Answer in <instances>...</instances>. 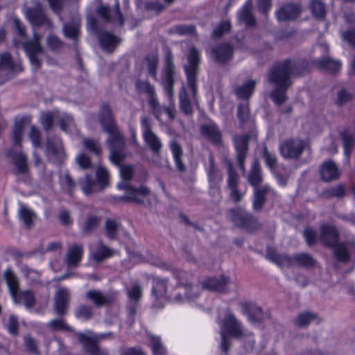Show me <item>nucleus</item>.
Segmentation results:
<instances>
[{
  "label": "nucleus",
  "mask_w": 355,
  "mask_h": 355,
  "mask_svg": "<svg viewBox=\"0 0 355 355\" xmlns=\"http://www.w3.org/2000/svg\"><path fill=\"white\" fill-rule=\"evenodd\" d=\"M257 82L248 80L239 86L236 89V94L239 98H248L253 93Z\"/></svg>",
  "instance_id": "4c0bfd02"
},
{
  "label": "nucleus",
  "mask_w": 355,
  "mask_h": 355,
  "mask_svg": "<svg viewBox=\"0 0 355 355\" xmlns=\"http://www.w3.org/2000/svg\"><path fill=\"white\" fill-rule=\"evenodd\" d=\"M87 299L91 300L97 306H103L108 303L111 299L99 291L91 290L87 293Z\"/></svg>",
  "instance_id": "58836bf2"
},
{
  "label": "nucleus",
  "mask_w": 355,
  "mask_h": 355,
  "mask_svg": "<svg viewBox=\"0 0 355 355\" xmlns=\"http://www.w3.org/2000/svg\"><path fill=\"white\" fill-rule=\"evenodd\" d=\"M202 133L206 135L212 142L218 144L221 139L220 132L215 123H210L202 128Z\"/></svg>",
  "instance_id": "c9c22d12"
},
{
  "label": "nucleus",
  "mask_w": 355,
  "mask_h": 355,
  "mask_svg": "<svg viewBox=\"0 0 355 355\" xmlns=\"http://www.w3.org/2000/svg\"><path fill=\"white\" fill-rule=\"evenodd\" d=\"M300 10L297 6L291 4L282 7L277 11L278 21H287L295 19L300 14Z\"/></svg>",
  "instance_id": "bb28decb"
},
{
  "label": "nucleus",
  "mask_w": 355,
  "mask_h": 355,
  "mask_svg": "<svg viewBox=\"0 0 355 355\" xmlns=\"http://www.w3.org/2000/svg\"><path fill=\"white\" fill-rule=\"evenodd\" d=\"M81 189L85 195H89L98 189V186L96 182L91 180L88 176L84 177L80 180Z\"/></svg>",
  "instance_id": "a18cd8bd"
},
{
  "label": "nucleus",
  "mask_w": 355,
  "mask_h": 355,
  "mask_svg": "<svg viewBox=\"0 0 355 355\" xmlns=\"http://www.w3.org/2000/svg\"><path fill=\"white\" fill-rule=\"evenodd\" d=\"M29 137L31 139L32 144L35 148L39 147L40 146V131L35 126L31 127Z\"/></svg>",
  "instance_id": "338daca9"
},
{
  "label": "nucleus",
  "mask_w": 355,
  "mask_h": 355,
  "mask_svg": "<svg viewBox=\"0 0 355 355\" xmlns=\"http://www.w3.org/2000/svg\"><path fill=\"white\" fill-rule=\"evenodd\" d=\"M100 123L104 131L109 133L107 144L110 151V159L114 164L119 165L123 158L121 150L124 139L114 123L110 107L107 105H104L101 110Z\"/></svg>",
  "instance_id": "f257e3e1"
},
{
  "label": "nucleus",
  "mask_w": 355,
  "mask_h": 355,
  "mask_svg": "<svg viewBox=\"0 0 355 355\" xmlns=\"http://www.w3.org/2000/svg\"><path fill=\"white\" fill-rule=\"evenodd\" d=\"M207 174L210 183V193L214 196L215 200H219L221 196L218 184L222 180V175L214 165V157L211 155H209Z\"/></svg>",
  "instance_id": "a211bd4d"
},
{
  "label": "nucleus",
  "mask_w": 355,
  "mask_h": 355,
  "mask_svg": "<svg viewBox=\"0 0 355 355\" xmlns=\"http://www.w3.org/2000/svg\"><path fill=\"white\" fill-rule=\"evenodd\" d=\"M170 148L172 151L178 169L180 171H184L185 170V166L181 161L182 155L181 147L175 141H172L170 144Z\"/></svg>",
  "instance_id": "c03bdc74"
},
{
  "label": "nucleus",
  "mask_w": 355,
  "mask_h": 355,
  "mask_svg": "<svg viewBox=\"0 0 355 355\" xmlns=\"http://www.w3.org/2000/svg\"><path fill=\"white\" fill-rule=\"evenodd\" d=\"M221 337V348L227 352L230 345V338H240L244 335V331L240 322L230 311H226L224 317L218 322Z\"/></svg>",
  "instance_id": "423d86ee"
},
{
  "label": "nucleus",
  "mask_w": 355,
  "mask_h": 355,
  "mask_svg": "<svg viewBox=\"0 0 355 355\" xmlns=\"http://www.w3.org/2000/svg\"><path fill=\"white\" fill-rule=\"evenodd\" d=\"M235 287L236 284L225 275H221L218 278L216 277H207L202 282L203 289L218 293H226L229 291L230 288Z\"/></svg>",
  "instance_id": "ddd939ff"
},
{
  "label": "nucleus",
  "mask_w": 355,
  "mask_h": 355,
  "mask_svg": "<svg viewBox=\"0 0 355 355\" xmlns=\"http://www.w3.org/2000/svg\"><path fill=\"white\" fill-rule=\"evenodd\" d=\"M230 215L235 225L243 227H248L252 219L249 214L241 209L230 210Z\"/></svg>",
  "instance_id": "cd10ccee"
},
{
  "label": "nucleus",
  "mask_w": 355,
  "mask_h": 355,
  "mask_svg": "<svg viewBox=\"0 0 355 355\" xmlns=\"http://www.w3.org/2000/svg\"><path fill=\"white\" fill-rule=\"evenodd\" d=\"M26 16L33 26H40L46 22L50 25V22L46 19L42 10L40 4H37L33 8L27 9Z\"/></svg>",
  "instance_id": "393cba45"
},
{
  "label": "nucleus",
  "mask_w": 355,
  "mask_h": 355,
  "mask_svg": "<svg viewBox=\"0 0 355 355\" xmlns=\"http://www.w3.org/2000/svg\"><path fill=\"white\" fill-rule=\"evenodd\" d=\"M47 153L49 155H55L58 157L62 155V146L59 138H55L54 141L49 140L47 142Z\"/></svg>",
  "instance_id": "603ef678"
},
{
  "label": "nucleus",
  "mask_w": 355,
  "mask_h": 355,
  "mask_svg": "<svg viewBox=\"0 0 355 355\" xmlns=\"http://www.w3.org/2000/svg\"><path fill=\"white\" fill-rule=\"evenodd\" d=\"M316 64L318 67L331 72H336L341 67L339 60H332L329 58H324L318 60Z\"/></svg>",
  "instance_id": "a19ab883"
},
{
  "label": "nucleus",
  "mask_w": 355,
  "mask_h": 355,
  "mask_svg": "<svg viewBox=\"0 0 355 355\" xmlns=\"http://www.w3.org/2000/svg\"><path fill=\"white\" fill-rule=\"evenodd\" d=\"M231 24L229 21H224L221 22L218 26L214 31V35L216 37H220L225 33L230 30Z\"/></svg>",
  "instance_id": "774afa93"
},
{
  "label": "nucleus",
  "mask_w": 355,
  "mask_h": 355,
  "mask_svg": "<svg viewBox=\"0 0 355 355\" xmlns=\"http://www.w3.org/2000/svg\"><path fill=\"white\" fill-rule=\"evenodd\" d=\"M175 275L180 285L179 289L181 290L175 296V301H195L198 296L199 287L189 282L191 275L182 270L177 271Z\"/></svg>",
  "instance_id": "6e6552de"
},
{
  "label": "nucleus",
  "mask_w": 355,
  "mask_h": 355,
  "mask_svg": "<svg viewBox=\"0 0 355 355\" xmlns=\"http://www.w3.org/2000/svg\"><path fill=\"white\" fill-rule=\"evenodd\" d=\"M83 143L86 149L93 152L96 155H100L101 148L97 141L90 139H85Z\"/></svg>",
  "instance_id": "4d7b16f0"
},
{
  "label": "nucleus",
  "mask_w": 355,
  "mask_h": 355,
  "mask_svg": "<svg viewBox=\"0 0 355 355\" xmlns=\"http://www.w3.org/2000/svg\"><path fill=\"white\" fill-rule=\"evenodd\" d=\"M70 292L66 288H59L55 295L54 309L57 314L64 315L68 309Z\"/></svg>",
  "instance_id": "6ab92c4d"
},
{
  "label": "nucleus",
  "mask_w": 355,
  "mask_h": 355,
  "mask_svg": "<svg viewBox=\"0 0 355 355\" xmlns=\"http://www.w3.org/2000/svg\"><path fill=\"white\" fill-rule=\"evenodd\" d=\"M227 187L230 191V198L234 202H240L246 193V187L239 184V176L232 169V165L228 166Z\"/></svg>",
  "instance_id": "4468645a"
},
{
  "label": "nucleus",
  "mask_w": 355,
  "mask_h": 355,
  "mask_svg": "<svg viewBox=\"0 0 355 355\" xmlns=\"http://www.w3.org/2000/svg\"><path fill=\"white\" fill-rule=\"evenodd\" d=\"M119 42V39L110 33H103L99 36V43L101 46L107 52L112 51Z\"/></svg>",
  "instance_id": "7c9ffc66"
},
{
  "label": "nucleus",
  "mask_w": 355,
  "mask_h": 355,
  "mask_svg": "<svg viewBox=\"0 0 355 355\" xmlns=\"http://www.w3.org/2000/svg\"><path fill=\"white\" fill-rule=\"evenodd\" d=\"M76 315L78 318L88 320L92 315V310L89 307L87 306H80L76 312Z\"/></svg>",
  "instance_id": "69168bd1"
},
{
  "label": "nucleus",
  "mask_w": 355,
  "mask_h": 355,
  "mask_svg": "<svg viewBox=\"0 0 355 355\" xmlns=\"http://www.w3.org/2000/svg\"><path fill=\"white\" fill-rule=\"evenodd\" d=\"M152 293L157 298L164 296L166 293V279H155L153 280Z\"/></svg>",
  "instance_id": "8fccbe9b"
},
{
  "label": "nucleus",
  "mask_w": 355,
  "mask_h": 355,
  "mask_svg": "<svg viewBox=\"0 0 355 355\" xmlns=\"http://www.w3.org/2000/svg\"><path fill=\"white\" fill-rule=\"evenodd\" d=\"M83 256V247L79 245L71 246L67 254L66 262L69 266H77Z\"/></svg>",
  "instance_id": "2f4dec72"
},
{
  "label": "nucleus",
  "mask_w": 355,
  "mask_h": 355,
  "mask_svg": "<svg viewBox=\"0 0 355 355\" xmlns=\"http://www.w3.org/2000/svg\"><path fill=\"white\" fill-rule=\"evenodd\" d=\"M157 65V55L156 53H153L147 56L143 63V67L146 69L149 73L154 78H156Z\"/></svg>",
  "instance_id": "49530a36"
},
{
  "label": "nucleus",
  "mask_w": 355,
  "mask_h": 355,
  "mask_svg": "<svg viewBox=\"0 0 355 355\" xmlns=\"http://www.w3.org/2000/svg\"><path fill=\"white\" fill-rule=\"evenodd\" d=\"M127 293L130 300L137 301L141 297L142 289L139 285L135 284L128 290Z\"/></svg>",
  "instance_id": "bf43d9fd"
},
{
  "label": "nucleus",
  "mask_w": 355,
  "mask_h": 355,
  "mask_svg": "<svg viewBox=\"0 0 355 355\" xmlns=\"http://www.w3.org/2000/svg\"><path fill=\"white\" fill-rule=\"evenodd\" d=\"M274 191L268 186H264L261 189H255L254 190V200L253 202V207L255 210H259L261 209L263 202L264 197L268 195H274Z\"/></svg>",
  "instance_id": "c756f323"
},
{
  "label": "nucleus",
  "mask_w": 355,
  "mask_h": 355,
  "mask_svg": "<svg viewBox=\"0 0 355 355\" xmlns=\"http://www.w3.org/2000/svg\"><path fill=\"white\" fill-rule=\"evenodd\" d=\"M164 89L168 95V98H171L173 96V85L174 83V77L175 76V71L174 65L172 62V58L170 55L166 57V66L164 67Z\"/></svg>",
  "instance_id": "aec40b11"
},
{
  "label": "nucleus",
  "mask_w": 355,
  "mask_h": 355,
  "mask_svg": "<svg viewBox=\"0 0 355 355\" xmlns=\"http://www.w3.org/2000/svg\"><path fill=\"white\" fill-rule=\"evenodd\" d=\"M55 118H59L60 128L64 132H71L75 128L72 117L67 114L58 115L57 112H44L41 114L40 122L46 130L51 129Z\"/></svg>",
  "instance_id": "9b49d317"
},
{
  "label": "nucleus",
  "mask_w": 355,
  "mask_h": 355,
  "mask_svg": "<svg viewBox=\"0 0 355 355\" xmlns=\"http://www.w3.org/2000/svg\"><path fill=\"white\" fill-rule=\"evenodd\" d=\"M352 94L345 89H340L338 93L337 101L339 105L347 103L352 98Z\"/></svg>",
  "instance_id": "0e129e2a"
},
{
  "label": "nucleus",
  "mask_w": 355,
  "mask_h": 355,
  "mask_svg": "<svg viewBox=\"0 0 355 355\" xmlns=\"http://www.w3.org/2000/svg\"><path fill=\"white\" fill-rule=\"evenodd\" d=\"M18 300H13L15 304L22 303L27 309L32 308L35 302L34 293L29 290L23 291L17 293Z\"/></svg>",
  "instance_id": "e433bc0d"
},
{
  "label": "nucleus",
  "mask_w": 355,
  "mask_h": 355,
  "mask_svg": "<svg viewBox=\"0 0 355 355\" xmlns=\"http://www.w3.org/2000/svg\"><path fill=\"white\" fill-rule=\"evenodd\" d=\"M294 71V66L288 60L275 65L268 74V81L275 87L270 97L275 104L281 105L286 101V90L291 85L290 77Z\"/></svg>",
  "instance_id": "f03ea898"
},
{
  "label": "nucleus",
  "mask_w": 355,
  "mask_h": 355,
  "mask_svg": "<svg viewBox=\"0 0 355 355\" xmlns=\"http://www.w3.org/2000/svg\"><path fill=\"white\" fill-rule=\"evenodd\" d=\"M98 15L106 21H113L119 25L123 24V20L121 12H119V5L116 3L114 8L111 10L107 6H101L97 10Z\"/></svg>",
  "instance_id": "412c9836"
},
{
  "label": "nucleus",
  "mask_w": 355,
  "mask_h": 355,
  "mask_svg": "<svg viewBox=\"0 0 355 355\" xmlns=\"http://www.w3.org/2000/svg\"><path fill=\"white\" fill-rule=\"evenodd\" d=\"M109 173L107 170L100 166L96 170V178L101 189L105 187L107 184Z\"/></svg>",
  "instance_id": "5fc2aeb1"
},
{
  "label": "nucleus",
  "mask_w": 355,
  "mask_h": 355,
  "mask_svg": "<svg viewBox=\"0 0 355 355\" xmlns=\"http://www.w3.org/2000/svg\"><path fill=\"white\" fill-rule=\"evenodd\" d=\"M133 168L131 166H121L120 167V175L123 181L117 184L119 189L125 191V196L123 199L133 202L137 204L144 203L150 196V191L146 187L141 186L137 189L130 185L127 182L132 176Z\"/></svg>",
  "instance_id": "20e7f679"
},
{
  "label": "nucleus",
  "mask_w": 355,
  "mask_h": 355,
  "mask_svg": "<svg viewBox=\"0 0 355 355\" xmlns=\"http://www.w3.org/2000/svg\"><path fill=\"white\" fill-rule=\"evenodd\" d=\"M311 322L319 323L320 319L316 313L311 311L302 312L295 319V324L298 327H306Z\"/></svg>",
  "instance_id": "72a5a7b5"
},
{
  "label": "nucleus",
  "mask_w": 355,
  "mask_h": 355,
  "mask_svg": "<svg viewBox=\"0 0 355 355\" xmlns=\"http://www.w3.org/2000/svg\"><path fill=\"white\" fill-rule=\"evenodd\" d=\"M80 28V19L76 17L71 24H64L63 32L66 37L76 40L78 37Z\"/></svg>",
  "instance_id": "79ce46f5"
},
{
  "label": "nucleus",
  "mask_w": 355,
  "mask_h": 355,
  "mask_svg": "<svg viewBox=\"0 0 355 355\" xmlns=\"http://www.w3.org/2000/svg\"><path fill=\"white\" fill-rule=\"evenodd\" d=\"M105 336V334L89 333V335H85L80 334L78 335V339L91 355H107L105 351L101 350L96 345V341L104 338Z\"/></svg>",
  "instance_id": "f3484780"
},
{
  "label": "nucleus",
  "mask_w": 355,
  "mask_h": 355,
  "mask_svg": "<svg viewBox=\"0 0 355 355\" xmlns=\"http://www.w3.org/2000/svg\"><path fill=\"white\" fill-rule=\"evenodd\" d=\"M62 187L67 191L70 192L74 187V182L69 175L65 172L60 178Z\"/></svg>",
  "instance_id": "680f3d73"
},
{
  "label": "nucleus",
  "mask_w": 355,
  "mask_h": 355,
  "mask_svg": "<svg viewBox=\"0 0 355 355\" xmlns=\"http://www.w3.org/2000/svg\"><path fill=\"white\" fill-rule=\"evenodd\" d=\"M114 252V251L108 248L102 243H97L90 247V255L97 262L110 257Z\"/></svg>",
  "instance_id": "a878e982"
},
{
  "label": "nucleus",
  "mask_w": 355,
  "mask_h": 355,
  "mask_svg": "<svg viewBox=\"0 0 355 355\" xmlns=\"http://www.w3.org/2000/svg\"><path fill=\"white\" fill-rule=\"evenodd\" d=\"M215 59L220 63L230 60L232 57V48L229 44H221L212 51Z\"/></svg>",
  "instance_id": "c85d7f7f"
},
{
  "label": "nucleus",
  "mask_w": 355,
  "mask_h": 355,
  "mask_svg": "<svg viewBox=\"0 0 355 355\" xmlns=\"http://www.w3.org/2000/svg\"><path fill=\"white\" fill-rule=\"evenodd\" d=\"M28 120L26 117H24L15 122L12 136L13 146L8 152V156L12 158L17 172L20 173H24L27 171V159L21 151V142L24 123Z\"/></svg>",
  "instance_id": "39448f33"
},
{
  "label": "nucleus",
  "mask_w": 355,
  "mask_h": 355,
  "mask_svg": "<svg viewBox=\"0 0 355 355\" xmlns=\"http://www.w3.org/2000/svg\"><path fill=\"white\" fill-rule=\"evenodd\" d=\"M239 306L241 312L246 315L248 322L254 325H257L268 317L259 306L252 302H242Z\"/></svg>",
  "instance_id": "dca6fc26"
},
{
  "label": "nucleus",
  "mask_w": 355,
  "mask_h": 355,
  "mask_svg": "<svg viewBox=\"0 0 355 355\" xmlns=\"http://www.w3.org/2000/svg\"><path fill=\"white\" fill-rule=\"evenodd\" d=\"M24 343L27 351L35 355H40V352L37 349V343L33 338L26 336L24 338Z\"/></svg>",
  "instance_id": "13d9d810"
},
{
  "label": "nucleus",
  "mask_w": 355,
  "mask_h": 355,
  "mask_svg": "<svg viewBox=\"0 0 355 355\" xmlns=\"http://www.w3.org/2000/svg\"><path fill=\"white\" fill-rule=\"evenodd\" d=\"M320 175L323 180L329 182L338 178L340 175V171L335 162L328 160L322 164Z\"/></svg>",
  "instance_id": "4be33fe9"
},
{
  "label": "nucleus",
  "mask_w": 355,
  "mask_h": 355,
  "mask_svg": "<svg viewBox=\"0 0 355 355\" xmlns=\"http://www.w3.org/2000/svg\"><path fill=\"white\" fill-rule=\"evenodd\" d=\"M267 257L269 260L275 262L282 268L295 265L310 267L314 264L313 259L310 255L305 253L298 254L293 257H290L286 254H278L275 252L268 250Z\"/></svg>",
  "instance_id": "0eeeda50"
},
{
  "label": "nucleus",
  "mask_w": 355,
  "mask_h": 355,
  "mask_svg": "<svg viewBox=\"0 0 355 355\" xmlns=\"http://www.w3.org/2000/svg\"><path fill=\"white\" fill-rule=\"evenodd\" d=\"M263 157L268 167L271 171H274L276 168L277 164L275 156L272 153H270L266 148H265L263 150Z\"/></svg>",
  "instance_id": "e2e57ef3"
},
{
  "label": "nucleus",
  "mask_w": 355,
  "mask_h": 355,
  "mask_svg": "<svg viewBox=\"0 0 355 355\" xmlns=\"http://www.w3.org/2000/svg\"><path fill=\"white\" fill-rule=\"evenodd\" d=\"M340 135L343 141L345 157L346 158V162L348 163L350 154L355 146V140L353 135L347 130L342 131Z\"/></svg>",
  "instance_id": "473e14b6"
},
{
  "label": "nucleus",
  "mask_w": 355,
  "mask_h": 355,
  "mask_svg": "<svg viewBox=\"0 0 355 355\" xmlns=\"http://www.w3.org/2000/svg\"><path fill=\"white\" fill-rule=\"evenodd\" d=\"M20 220L28 227L31 225L35 219V214L24 206H21L19 211Z\"/></svg>",
  "instance_id": "3c124183"
},
{
  "label": "nucleus",
  "mask_w": 355,
  "mask_h": 355,
  "mask_svg": "<svg viewBox=\"0 0 355 355\" xmlns=\"http://www.w3.org/2000/svg\"><path fill=\"white\" fill-rule=\"evenodd\" d=\"M4 277L6 279L7 285L9 288L10 293L13 300H18V279L13 272L10 270H6L4 272Z\"/></svg>",
  "instance_id": "f704fd0d"
},
{
  "label": "nucleus",
  "mask_w": 355,
  "mask_h": 355,
  "mask_svg": "<svg viewBox=\"0 0 355 355\" xmlns=\"http://www.w3.org/2000/svg\"><path fill=\"white\" fill-rule=\"evenodd\" d=\"M262 178L260 173V168L257 160H254L252 164V168L250 174L248 177L249 182L253 186L255 189H258L257 186L261 182Z\"/></svg>",
  "instance_id": "37998d69"
},
{
  "label": "nucleus",
  "mask_w": 355,
  "mask_h": 355,
  "mask_svg": "<svg viewBox=\"0 0 355 355\" xmlns=\"http://www.w3.org/2000/svg\"><path fill=\"white\" fill-rule=\"evenodd\" d=\"M320 240L325 245L334 249V255L337 260L344 263L349 260L355 250V243L352 240L346 243L338 242V232L331 225L322 227Z\"/></svg>",
  "instance_id": "7ed1b4c3"
},
{
  "label": "nucleus",
  "mask_w": 355,
  "mask_h": 355,
  "mask_svg": "<svg viewBox=\"0 0 355 355\" xmlns=\"http://www.w3.org/2000/svg\"><path fill=\"white\" fill-rule=\"evenodd\" d=\"M151 341V349L154 355H164L166 353V349L160 338L153 334L149 335Z\"/></svg>",
  "instance_id": "09e8293b"
},
{
  "label": "nucleus",
  "mask_w": 355,
  "mask_h": 355,
  "mask_svg": "<svg viewBox=\"0 0 355 355\" xmlns=\"http://www.w3.org/2000/svg\"><path fill=\"white\" fill-rule=\"evenodd\" d=\"M305 143L299 139H288L279 146L282 155L285 158L293 159L298 157L303 152Z\"/></svg>",
  "instance_id": "2eb2a0df"
},
{
  "label": "nucleus",
  "mask_w": 355,
  "mask_h": 355,
  "mask_svg": "<svg viewBox=\"0 0 355 355\" xmlns=\"http://www.w3.org/2000/svg\"><path fill=\"white\" fill-rule=\"evenodd\" d=\"M200 55L198 51L192 47L187 57V64L184 65V71L187 78V83L195 98L197 93L196 76L198 73Z\"/></svg>",
  "instance_id": "1a4fd4ad"
},
{
  "label": "nucleus",
  "mask_w": 355,
  "mask_h": 355,
  "mask_svg": "<svg viewBox=\"0 0 355 355\" xmlns=\"http://www.w3.org/2000/svg\"><path fill=\"white\" fill-rule=\"evenodd\" d=\"M248 137L247 135L235 137L234 144L237 153L238 165L242 171H244L243 160L248 148Z\"/></svg>",
  "instance_id": "b1692460"
},
{
  "label": "nucleus",
  "mask_w": 355,
  "mask_h": 355,
  "mask_svg": "<svg viewBox=\"0 0 355 355\" xmlns=\"http://www.w3.org/2000/svg\"><path fill=\"white\" fill-rule=\"evenodd\" d=\"M100 218L99 217L94 216V215H90L87 217L84 227L83 230L85 232H89L93 230L98 225L99 223Z\"/></svg>",
  "instance_id": "052dcab7"
},
{
  "label": "nucleus",
  "mask_w": 355,
  "mask_h": 355,
  "mask_svg": "<svg viewBox=\"0 0 355 355\" xmlns=\"http://www.w3.org/2000/svg\"><path fill=\"white\" fill-rule=\"evenodd\" d=\"M24 49L25 50L31 64L34 70L40 69L41 66L40 55L43 53V49L40 45V37L35 33L33 39L24 44Z\"/></svg>",
  "instance_id": "f8f14e48"
},
{
  "label": "nucleus",
  "mask_w": 355,
  "mask_h": 355,
  "mask_svg": "<svg viewBox=\"0 0 355 355\" xmlns=\"http://www.w3.org/2000/svg\"><path fill=\"white\" fill-rule=\"evenodd\" d=\"M122 230L121 227L114 220H107L105 223V234L108 238H116Z\"/></svg>",
  "instance_id": "de8ad7c7"
},
{
  "label": "nucleus",
  "mask_w": 355,
  "mask_h": 355,
  "mask_svg": "<svg viewBox=\"0 0 355 355\" xmlns=\"http://www.w3.org/2000/svg\"><path fill=\"white\" fill-rule=\"evenodd\" d=\"M141 125L144 142L150 148L155 157H160L162 143L151 130L150 120L147 117H143L141 120Z\"/></svg>",
  "instance_id": "9d476101"
},
{
  "label": "nucleus",
  "mask_w": 355,
  "mask_h": 355,
  "mask_svg": "<svg viewBox=\"0 0 355 355\" xmlns=\"http://www.w3.org/2000/svg\"><path fill=\"white\" fill-rule=\"evenodd\" d=\"M0 70L14 73L21 70V68L19 65L14 64L9 54L3 53L0 55Z\"/></svg>",
  "instance_id": "ea45409f"
},
{
  "label": "nucleus",
  "mask_w": 355,
  "mask_h": 355,
  "mask_svg": "<svg viewBox=\"0 0 355 355\" xmlns=\"http://www.w3.org/2000/svg\"><path fill=\"white\" fill-rule=\"evenodd\" d=\"M180 104L182 110L187 114L191 112V106L187 96L185 88L183 87L180 92Z\"/></svg>",
  "instance_id": "864d4df0"
},
{
  "label": "nucleus",
  "mask_w": 355,
  "mask_h": 355,
  "mask_svg": "<svg viewBox=\"0 0 355 355\" xmlns=\"http://www.w3.org/2000/svg\"><path fill=\"white\" fill-rule=\"evenodd\" d=\"M312 13L317 17H322L325 14L323 3L319 1H313L310 5Z\"/></svg>",
  "instance_id": "6e6d98bb"
},
{
  "label": "nucleus",
  "mask_w": 355,
  "mask_h": 355,
  "mask_svg": "<svg viewBox=\"0 0 355 355\" xmlns=\"http://www.w3.org/2000/svg\"><path fill=\"white\" fill-rule=\"evenodd\" d=\"M252 0H248L237 13L239 23L244 24L248 27H252L255 25V19L252 14Z\"/></svg>",
  "instance_id": "5701e85b"
}]
</instances>
